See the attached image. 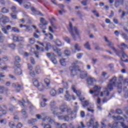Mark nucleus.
Returning <instances> with one entry per match:
<instances>
[{"label": "nucleus", "instance_id": "obj_1", "mask_svg": "<svg viewBox=\"0 0 128 128\" xmlns=\"http://www.w3.org/2000/svg\"><path fill=\"white\" fill-rule=\"evenodd\" d=\"M104 40L105 42H107L108 46L110 48H112V50H114V52H115V54H116V56H122V58H128V55H126V52H124V49L123 48H120L121 50V52H120V50L116 49L114 48V47L112 46H114V43H112V42L108 40V38L104 36Z\"/></svg>", "mask_w": 128, "mask_h": 128}, {"label": "nucleus", "instance_id": "obj_2", "mask_svg": "<svg viewBox=\"0 0 128 128\" xmlns=\"http://www.w3.org/2000/svg\"><path fill=\"white\" fill-rule=\"evenodd\" d=\"M116 80H118V78L116 76H114L111 79L109 80L110 83L108 84V87L110 92L114 90V86H116L120 90L122 89V82H116Z\"/></svg>", "mask_w": 128, "mask_h": 128}, {"label": "nucleus", "instance_id": "obj_3", "mask_svg": "<svg viewBox=\"0 0 128 128\" xmlns=\"http://www.w3.org/2000/svg\"><path fill=\"white\" fill-rule=\"evenodd\" d=\"M68 30L72 38H74L75 40H76V34H74V32L77 36H80V34H82L80 31L76 27H72V22H70Z\"/></svg>", "mask_w": 128, "mask_h": 128}, {"label": "nucleus", "instance_id": "obj_4", "mask_svg": "<svg viewBox=\"0 0 128 128\" xmlns=\"http://www.w3.org/2000/svg\"><path fill=\"white\" fill-rule=\"evenodd\" d=\"M50 122V124H56V128H68V126H66V124L64 123L62 125L60 124L59 123H56V121L54 118H52V117H50L48 116H46L43 119V122Z\"/></svg>", "mask_w": 128, "mask_h": 128}, {"label": "nucleus", "instance_id": "obj_5", "mask_svg": "<svg viewBox=\"0 0 128 128\" xmlns=\"http://www.w3.org/2000/svg\"><path fill=\"white\" fill-rule=\"evenodd\" d=\"M50 110L54 116H58L62 114L61 112H58V108L56 106V102L54 100H52L50 102Z\"/></svg>", "mask_w": 128, "mask_h": 128}, {"label": "nucleus", "instance_id": "obj_6", "mask_svg": "<svg viewBox=\"0 0 128 128\" xmlns=\"http://www.w3.org/2000/svg\"><path fill=\"white\" fill-rule=\"evenodd\" d=\"M78 64V61H76L74 63L72 64V66L70 68V75L72 76H74L76 75V72H80V70L78 68V66L76 65Z\"/></svg>", "mask_w": 128, "mask_h": 128}, {"label": "nucleus", "instance_id": "obj_7", "mask_svg": "<svg viewBox=\"0 0 128 128\" xmlns=\"http://www.w3.org/2000/svg\"><path fill=\"white\" fill-rule=\"evenodd\" d=\"M66 110L68 114L71 115V120H74L76 118V112L72 110V108L68 107H67Z\"/></svg>", "mask_w": 128, "mask_h": 128}, {"label": "nucleus", "instance_id": "obj_8", "mask_svg": "<svg viewBox=\"0 0 128 128\" xmlns=\"http://www.w3.org/2000/svg\"><path fill=\"white\" fill-rule=\"evenodd\" d=\"M94 118H91L90 120V122H87V126L90 128V126H93V128H98V122H96L95 126H94Z\"/></svg>", "mask_w": 128, "mask_h": 128}, {"label": "nucleus", "instance_id": "obj_9", "mask_svg": "<svg viewBox=\"0 0 128 128\" xmlns=\"http://www.w3.org/2000/svg\"><path fill=\"white\" fill-rule=\"evenodd\" d=\"M8 89L4 86H0V94H5V96H8Z\"/></svg>", "mask_w": 128, "mask_h": 128}, {"label": "nucleus", "instance_id": "obj_10", "mask_svg": "<svg viewBox=\"0 0 128 128\" xmlns=\"http://www.w3.org/2000/svg\"><path fill=\"white\" fill-rule=\"evenodd\" d=\"M66 100H67V102H70L72 98L74 100H76V98H74V96H70V93L68 92V91L66 90V94L64 96Z\"/></svg>", "mask_w": 128, "mask_h": 128}, {"label": "nucleus", "instance_id": "obj_11", "mask_svg": "<svg viewBox=\"0 0 128 128\" xmlns=\"http://www.w3.org/2000/svg\"><path fill=\"white\" fill-rule=\"evenodd\" d=\"M86 82L88 86H92V84H94V82H96V78L90 76L87 78Z\"/></svg>", "mask_w": 128, "mask_h": 128}, {"label": "nucleus", "instance_id": "obj_12", "mask_svg": "<svg viewBox=\"0 0 128 128\" xmlns=\"http://www.w3.org/2000/svg\"><path fill=\"white\" fill-rule=\"evenodd\" d=\"M12 88H16V91L18 92L20 91V90L22 88V85H20L18 83H13L12 84Z\"/></svg>", "mask_w": 128, "mask_h": 128}, {"label": "nucleus", "instance_id": "obj_13", "mask_svg": "<svg viewBox=\"0 0 128 128\" xmlns=\"http://www.w3.org/2000/svg\"><path fill=\"white\" fill-rule=\"evenodd\" d=\"M102 88H100V86H95L94 88V90L95 92H96V94L94 95V96H98V94H100V90Z\"/></svg>", "mask_w": 128, "mask_h": 128}, {"label": "nucleus", "instance_id": "obj_14", "mask_svg": "<svg viewBox=\"0 0 128 128\" xmlns=\"http://www.w3.org/2000/svg\"><path fill=\"white\" fill-rule=\"evenodd\" d=\"M72 88L73 92H75V94H76L78 96H80L82 94V92H80V90H76V86L74 85L72 86Z\"/></svg>", "mask_w": 128, "mask_h": 128}, {"label": "nucleus", "instance_id": "obj_15", "mask_svg": "<svg viewBox=\"0 0 128 128\" xmlns=\"http://www.w3.org/2000/svg\"><path fill=\"white\" fill-rule=\"evenodd\" d=\"M14 74L17 76H20V74H22V70L20 67L17 66L15 68Z\"/></svg>", "mask_w": 128, "mask_h": 128}, {"label": "nucleus", "instance_id": "obj_16", "mask_svg": "<svg viewBox=\"0 0 128 128\" xmlns=\"http://www.w3.org/2000/svg\"><path fill=\"white\" fill-rule=\"evenodd\" d=\"M108 87L105 88V90L103 92H101L100 93V96H110V92H108Z\"/></svg>", "mask_w": 128, "mask_h": 128}, {"label": "nucleus", "instance_id": "obj_17", "mask_svg": "<svg viewBox=\"0 0 128 128\" xmlns=\"http://www.w3.org/2000/svg\"><path fill=\"white\" fill-rule=\"evenodd\" d=\"M124 0H115V6L116 8H118L120 4L124 6Z\"/></svg>", "mask_w": 128, "mask_h": 128}, {"label": "nucleus", "instance_id": "obj_18", "mask_svg": "<svg viewBox=\"0 0 128 128\" xmlns=\"http://www.w3.org/2000/svg\"><path fill=\"white\" fill-rule=\"evenodd\" d=\"M20 57L19 56H15V62H14V64L15 66H20Z\"/></svg>", "mask_w": 128, "mask_h": 128}, {"label": "nucleus", "instance_id": "obj_19", "mask_svg": "<svg viewBox=\"0 0 128 128\" xmlns=\"http://www.w3.org/2000/svg\"><path fill=\"white\" fill-rule=\"evenodd\" d=\"M52 50L54 52H56L59 56H62V53H60V49L56 48V46H52Z\"/></svg>", "mask_w": 128, "mask_h": 128}, {"label": "nucleus", "instance_id": "obj_20", "mask_svg": "<svg viewBox=\"0 0 128 128\" xmlns=\"http://www.w3.org/2000/svg\"><path fill=\"white\" fill-rule=\"evenodd\" d=\"M66 108H68V106L66 104H62L60 106V110L62 112H64Z\"/></svg>", "mask_w": 128, "mask_h": 128}, {"label": "nucleus", "instance_id": "obj_21", "mask_svg": "<svg viewBox=\"0 0 128 128\" xmlns=\"http://www.w3.org/2000/svg\"><path fill=\"white\" fill-rule=\"evenodd\" d=\"M34 72L37 74H42V69L40 68V67L39 66H36L34 68Z\"/></svg>", "mask_w": 128, "mask_h": 128}, {"label": "nucleus", "instance_id": "obj_22", "mask_svg": "<svg viewBox=\"0 0 128 128\" xmlns=\"http://www.w3.org/2000/svg\"><path fill=\"white\" fill-rule=\"evenodd\" d=\"M88 76V72L86 71L82 72L80 74V78L82 80H84V78H86Z\"/></svg>", "mask_w": 128, "mask_h": 128}, {"label": "nucleus", "instance_id": "obj_23", "mask_svg": "<svg viewBox=\"0 0 128 128\" xmlns=\"http://www.w3.org/2000/svg\"><path fill=\"white\" fill-rule=\"evenodd\" d=\"M32 82L34 86H36V88H38L40 86V83H38V79L36 78L32 79Z\"/></svg>", "mask_w": 128, "mask_h": 128}, {"label": "nucleus", "instance_id": "obj_24", "mask_svg": "<svg viewBox=\"0 0 128 128\" xmlns=\"http://www.w3.org/2000/svg\"><path fill=\"white\" fill-rule=\"evenodd\" d=\"M58 116L59 120L60 118H62L64 120V122H68V120H70V116H68V115H66L65 116Z\"/></svg>", "mask_w": 128, "mask_h": 128}, {"label": "nucleus", "instance_id": "obj_25", "mask_svg": "<svg viewBox=\"0 0 128 128\" xmlns=\"http://www.w3.org/2000/svg\"><path fill=\"white\" fill-rule=\"evenodd\" d=\"M56 55H54V56L50 58V60L54 64H58V60H56Z\"/></svg>", "mask_w": 128, "mask_h": 128}, {"label": "nucleus", "instance_id": "obj_26", "mask_svg": "<svg viewBox=\"0 0 128 128\" xmlns=\"http://www.w3.org/2000/svg\"><path fill=\"white\" fill-rule=\"evenodd\" d=\"M106 24H110V28H114L115 26L114 24H112V23H110V20L108 18H106Z\"/></svg>", "mask_w": 128, "mask_h": 128}, {"label": "nucleus", "instance_id": "obj_27", "mask_svg": "<svg viewBox=\"0 0 128 128\" xmlns=\"http://www.w3.org/2000/svg\"><path fill=\"white\" fill-rule=\"evenodd\" d=\"M84 48H86V50H92L88 42H87L85 44H84Z\"/></svg>", "mask_w": 128, "mask_h": 128}, {"label": "nucleus", "instance_id": "obj_28", "mask_svg": "<svg viewBox=\"0 0 128 128\" xmlns=\"http://www.w3.org/2000/svg\"><path fill=\"white\" fill-rule=\"evenodd\" d=\"M54 42L56 44L57 46H62V42L58 39H56Z\"/></svg>", "mask_w": 128, "mask_h": 128}, {"label": "nucleus", "instance_id": "obj_29", "mask_svg": "<svg viewBox=\"0 0 128 128\" xmlns=\"http://www.w3.org/2000/svg\"><path fill=\"white\" fill-rule=\"evenodd\" d=\"M24 102H26V101H24V100L22 99V100H19L18 104L22 108H26V106L24 105Z\"/></svg>", "mask_w": 128, "mask_h": 128}, {"label": "nucleus", "instance_id": "obj_30", "mask_svg": "<svg viewBox=\"0 0 128 128\" xmlns=\"http://www.w3.org/2000/svg\"><path fill=\"white\" fill-rule=\"evenodd\" d=\"M21 113L22 114H23L24 118H28V114H26V110L22 109L21 110Z\"/></svg>", "mask_w": 128, "mask_h": 128}, {"label": "nucleus", "instance_id": "obj_31", "mask_svg": "<svg viewBox=\"0 0 128 128\" xmlns=\"http://www.w3.org/2000/svg\"><path fill=\"white\" fill-rule=\"evenodd\" d=\"M46 46L45 47V50L46 52H48L50 50V48L52 46V44H50V43L46 42Z\"/></svg>", "mask_w": 128, "mask_h": 128}, {"label": "nucleus", "instance_id": "obj_32", "mask_svg": "<svg viewBox=\"0 0 128 128\" xmlns=\"http://www.w3.org/2000/svg\"><path fill=\"white\" fill-rule=\"evenodd\" d=\"M36 122H38V120L36 119H32L28 121V124H36Z\"/></svg>", "mask_w": 128, "mask_h": 128}, {"label": "nucleus", "instance_id": "obj_33", "mask_svg": "<svg viewBox=\"0 0 128 128\" xmlns=\"http://www.w3.org/2000/svg\"><path fill=\"white\" fill-rule=\"evenodd\" d=\"M40 24H48V22L44 18H40Z\"/></svg>", "mask_w": 128, "mask_h": 128}, {"label": "nucleus", "instance_id": "obj_34", "mask_svg": "<svg viewBox=\"0 0 128 128\" xmlns=\"http://www.w3.org/2000/svg\"><path fill=\"white\" fill-rule=\"evenodd\" d=\"M44 82L46 84V86H50V79L46 78L44 80Z\"/></svg>", "mask_w": 128, "mask_h": 128}, {"label": "nucleus", "instance_id": "obj_35", "mask_svg": "<svg viewBox=\"0 0 128 128\" xmlns=\"http://www.w3.org/2000/svg\"><path fill=\"white\" fill-rule=\"evenodd\" d=\"M118 48H124V50H124V48H128V45L124 43H122L120 45H118ZM120 46H124L123 47H120Z\"/></svg>", "mask_w": 128, "mask_h": 128}, {"label": "nucleus", "instance_id": "obj_36", "mask_svg": "<svg viewBox=\"0 0 128 128\" xmlns=\"http://www.w3.org/2000/svg\"><path fill=\"white\" fill-rule=\"evenodd\" d=\"M74 48L76 50H77L78 52H80V44H76L74 46Z\"/></svg>", "mask_w": 128, "mask_h": 128}, {"label": "nucleus", "instance_id": "obj_37", "mask_svg": "<svg viewBox=\"0 0 128 128\" xmlns=\"http://www.w3.org/2000/svg\"><path fill=\"white\" fill-rule=\"evenodd\" d=\"M50 94H51L52 96H54L56 94V91L54 89H52L50 91Z\"/></svg>", "mask_w": 128, "mask_h": 128}, {"label": "nucleus", "instance_id": "obj_38", "mask_svg": "<svg viewBox=\"0 0 128 128\" xmlns=\"http://www.w3.org/2000/svg\"><path fill=\"white\" fill-rule=\"evenodd\" d=\"M36 49L38 50H40L41 52H44V49L42 48V47H40L38 45H36Z\"/></svg>", "mask_w": 128, "mask_h": 128}, {"label": "nucleus", "instance_id": "obj_39", "mask_svg": "<svg viewBox=\"0 0 128 128\" xmlns=\"http://www.w3.org/2000/svg\"><path fill=\"white\" fill-rule=\"evenodd\" d=\"M26 102H28V104H29V108H30V110L34 108V106L32 104V103H30L28 100H27Z\"/></svg>", "mask_w": 128, "mask_h": 128}, {"label": "nucleus", "instance_id": "obj_40", "mask_svg": "<svg viewBox=\"0 0 128 128\" xmlns=\"http://www.w3.org/2000/svg\"><path fill=\"white\" fill-rule=\"evenodd\" d=\"M8 126L10 128H14L16 126V124H14V122L11 121L8 123Z\"/></svg>", "mask_w": 128, "mask_h": 128}, {"label": "nucleus", "instance_id": "obj_41", "mask_svg": "<svg viewBox=\"0 0 128 128\" xmlns=\"http://www.w3.org/2000/svg\"><path fill=\"white\" fill-rule=\"evenodd\" d=\"M46 24H39V27L42 30H46Z\"/></svg>", "mask_w": 128, "mask_h": 128}, {"label": "nucleus", "instance_id": "obj_42", "mask_svg": "<svg viewBox=\"0 0 128 128\" xmlns=\"http://www.w3.org/2000/svg\"><path fill=\"white\" fill-rule=\"evenodd\" d=\"M88 104H90V103L88 102V100H86L82 104V106L83 108H86V106H88Z\"/></svg>", "mask_w": 128, "mask_h": 128}, {"label": "nucleus", "instance_id": "obj_43", "mask_svg": "<svg viewBox=\"0 0 128 128\" xmlns=\"http://www.w3.org/2000/svg\"><path fill=\"white\" fill-rule=\"evenodd\" d=\"M4 36H2V34L0 32V42H4Z\"/></svg>", "mask_w": 128, "mask_h": 128}, {"label": "nucleus", "instance_id": "obj_44", "mask_svg": "<svg viewBox=\"0 0 128 128\" xmlns=\"http://www.w3.org/2000/svg\"><path fill=\"white\" fill-rule=\"evenodd\" d=\"M12 32H20V30L16 27H13L12 28Z\"/></svg>", "mask_w": 128, "mask_h": 128}, {"label": "nucleus", "instance_id": "obj_45", "mask_svg": "<svg viewBox=\"0 0 128 128\" xmlns=\"http://www.w3.org/2000/svg\"><path fill=\"white\" fill-rule=\"evenodd\" d=\"M32 6V4L30 2L28 3V4L24 5V8H26V10H28Z\"/></svg>", "mask_w": 128, "mask_h": 128}, {"label": "nucleus", "instance_id": "obj_46", "mask_svg": "<svg viewBox=\"0 0 128 128\" xmlns=\"http://www.w3.org/2000/svg\"><path fill=\"white\" fill-rule=\"evenodd\" d=\"M18 42H24V38L20 36H18Z\"/></svg>", "mask_w": 128, "mask_h": 128}, {"label": "nucleus", "instance_id": "obj_47", "mask_svg": "<svg viewBox=\"0 0 128 128\" xmlns=\"http://www.w3.org/2000/svg\"><path fill=\"white\" fill-rule=\"evenodd\" d=\"M29 42L31 44H34L36 42V40L34 38H31L29 39Z\"/></svg>", "mask_w": 128, "mask_h": 128}, {"label": "nucleus", "instance_id": "obj_48", "mask_svg": "<svg viewBox=\"0 0 128 128\" xmlns=\"http://www.w3.org/2000/svg\"><path fill=\"white\" fill-rule=\"evenodd\" d=\"M12 40L14 42H18V36H13Z\"/></svg>", "mask_w": 128, "mask_h": 128}, {"label": "nucleus", "instance_id": "obj_49", "mask_svg": "<svg viewBox=\"0 0 128 128\" xmlns=\"http://www.w3.org/2000/svg\"><path fill=\"white\" fill-rule=\"evenodd\" d=\"M112 118L114 120H122V118L120 117V116H112Z\"/></svg>", "mask_w": 128, "mask_h": 128}, {"label": "nucleus", "instance_id": "obj_50", "mask_svg": "<svg viewBox=\"0 0 128 128\" xmlns=\"http://www.w3.org/2000/svg\"><path fill=\"white\" fill-rule=\"evenodd\" d=\"M2 14H7V12H8V10L6 9V8H4L2 9Z\"/></svg>", "mask_w": 128, "mask_h": 128}, {"label": "nucleus", "instance_id": "obj_51", "mask_svg": "<svg viewBox=\"0 0 128 128\" xmlns=\"http://www.w3.org/2000/svg\"><path fill=\"white\" fill-rule=\"evenodd\" d=\"M60 64H62V66H66V60L65 59H62L60 60Z\"/></svg>", "mask_w": 128, "mask_h": 128}, {"label": "nucleus", "instance_id": "obj_52", "mask_svg": "<svg viewBox=\"0 0 128 128\" xmlns=\"http://www.w3.org/2000/svg\"><path fill=\"white\" fill-rule=\"evenodd\" d=\"M58 12L60 14V16H62L64 14H66V10H64L63 9H62L61 10H58Z\"/></svg>", "mask_w": 128, "mask_h": 128}, {"label": "nucleus", "instance_id": "obj_53", "mask_svg": "<svg viewBox=\"0 0 128 128\" xmlns=\"http://www.w3.org/2000/svg\"><path fill=\"white\" fill-rule=\"evenodd\" d=\"M25 28H26V30H27V32L32 30V28L30 26L26 25Z\"/></svg>", "mask_w": 128, "mask_h": 128}, {"label": "nucleus", "instance_id": "obj_54", "mask_svg": "<svg viewBox=\"0 0 128 128\" xmlns=\"http://www.w3.org/2000/svg\"><path fill=\"white\" fill-rule=\"evenodd\" d=\"M46 56L48 58H50V56H51L50 58H52V56H54V54L48 52L46 53Z\"/></svg>", "mask_w": 128, "mask_h": 128}, {"label": "nucleus", "instance_id": "obj_55", "mask_svg": "<svg viewBox=\"0 0 128 128\" xmlns=\"http://www.w3.org/2000/svg\"><path fill=\"white\" fill-rule=\"evenodd\" d=\"M28 70H29L32 72V70H34V67L32 66V64H28Z\"/></svg>", "mask_w": 128, "mask_h": 128}, {"label": "nucleus", "instance_id": "obj_56", "mask_svg": "<svg viewBox=\"0 0 128 128\" xmlns=\"http://www.w3.org/2000/svg\"><path fill=\"white\" fill-rule=\"evenodd\" d=\"M83 54L82 53H78V54H77V58H78V60H80L82 58V57L83 56Z\"/></svg>", "mask_w": 128, "mask_h": 128}, {"label": "nucleus", "instance_id": "obj_57", "mask_svg": "<svg viewBox=\"0 0 128 128\" xmlns=\"http://www.w3.org/2000/svg\"><path fill=\"white\" fill-rule=\"evenodd\" d=\"M2 30L5 34H8V32L6 28H2Z\"/></svg>", "mask_w": 128, "mask_h": 128}, {"label": "nucleus", "instance_id": "obj_58", "mask_svg": "<svg viewBox=\"0 0 128 128\" xmlns=\"http://www.w3.org/2000/svg\"><path fill=\"white\" fill-rule=\"evenodd\" d=\"M30 76H32V78H34V76H36V72L34 71L30 72Z\"/></svg>", "mask_w": 128, "mask_h": 128}, {"label": "nucleus", "instance_id": "obj_59", "mask_svg": "<svg viewBox=\"0 0 128 128\" xmlns=\"http://www.w3.org/2000/svg\"><path fill=\"white\" fill-rule=\"evenodd\" d=\"M9 47L12 48V50H14L16 48V44H10Z\"/></svg>", "mask_w": 128, "mask_h": 128}, {"label": "nucleus", "instance_id": "obj_60", "mask_svg": "<svg viewBox=\"0 0 128 128\" xmlns=\"http://www.w3.org/2000/svg\"><path fill=\"white\" fill-rule=\"evenodd\" d=\"M92 107H90V108H88L87 110L88 112H92V114H94V110H92Z\"/></svg>", "mask_w": 128, "mask_h": 128}, {"label": "nucleus", "instance_id": "obj_61", "mask_svg": "<svg viewBox=\"0 0 128 128\" xmlns=\"http://www.w3.org/2000/svg\"><path fill=\"white\" fill-rule=\"evenodd\" d=\"M64 54L66 56H70V52L68 50H65Z\"/></svg>", "mask_w": 128, "mask_h": 128}, {"label": "nucleus", "instance_id": "obj_62", "mask_svg": "<svg viewBox=\"0 0 128 128\" xmlns=\"http://www.w3.org/2000/svg\"><path fill=\"white\" fill-rule=\"evenodd\" d=\"M2 60L3 62H8V56H4L2 58Z\"/></svg>", "mask_w": 128, "mask_h": 128}, {"label": "nucleus", "instance_id": "obj_63", "mask_svg": "<svg viewBox=\"0 0 128 128\" xmlns=\"http://www.w3.org/2000/svg\"><path fill=\"white\" fill-rule=\"evenodd\" d=\"M44 128H52V126L50 124H46L44 126Z\"/></svg>", "mask_w": 128, "mask_h": 128}, {"label": "nucleus", "instance_id": "obj_64", "mask_svg": "<svg viewBox=\"0 0 128 128\" xmlns=\"http://www.w3.org/2000/svg\"><path fill=\"white\" fill-rule=\"evenodd\" d=\"M16 128H22V124L20 122L18 123V124L16 126Z\"/></svg>", "mask_w": 128, "mask_h": 128}]
</instances>
